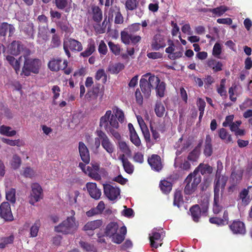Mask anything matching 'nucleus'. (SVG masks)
I'll return each instance as SVG.
<instances>
[{"label":"nucleus","instance_id":"338daca9","mask_svg":"<svg viewBox=\"0 0 252 252\" xmlns=\"http://www.w3.org/2000/svg\"><path fill=\"white\" fill-rule=\"evenodd\" d=\"M80 245L81 248L87 251L91 252L94 250V245L87 242L81 241L80 242Z\"/></svg>","mask_w":252,"mask_h":252},{"label":"nucleus","instance_id":"aec40b11","mask_svg":"<svg viewBox=\"0 0 252 252\" xmlns=\"http://www.w3.org/2000/svg\"><path fill=\"white\" fill-rule=\"evenodd\" d=\"M86 188L90 196L95 200H98L100 198L101 195V191L94 183H87Z\"/></svg>","mask_w":252,"mask_h":252},{"label":"nucleus","instance_id":"f257e3e1","mask_svg":"<svg viewBox=\"0 0 252 252\" xmlns=\"http://www.w3.org/2000/svg\"><path fill=\"white\" fill-rule=\"evenodd\" d=\"M119 226L117 222H110L106 227L105 234L111 239L112 242L121 244L125 239L126 234V228L125 226L121 227L118 232Z\"/></svg>","mask_w":252,"mask_h":252},{"label":"nucleus","instance_id":"412c9836","mask_svg":"<svg viewBox=\"0 0 252 252\" xmlns=\"http://www.w3.org/2000/svg\"><path fill=\"white\" fill-rule=\"evenodd\" d=\"M148 161L154 170L159 171L162 168L160 157L157 155H153L148 158Z\"/></svg>","mask_w":252,"mask_h":252},{"label":"nucleus","instance_id":"13d9d810","mask_svg":"<svg viewBox=\"0 0 252 252\" xmlns=\"http://www.w3.org/2000/svg\"><path fill=\"white\" fill-rule=\"evenodd\" d=\"M130 139L131 142L137 147L141 144V140L137 133L130 135Z\"/></svg>","mask_w":252,"mask_h":252},{"label":"nucleus","instance_id":"9b49d317","mask_svg":"<svg viewBox=\"0 0 252 252\" xmlns=\"http://www.w3.org/2000/svg\"><path fill=\"white\" fill-rule=\"evenodd\" d=\"M104 194L111 201H115L120 197V189L119 188L110 184L103 185Z\"/></svg>","mask_w":252,"mask_h":252},{"label":"nucleus","instance_id":"09e8293b","mask_svg":"<svg viewBox=\"0 0 252 252\" xmlns=\"http://www.w3.org/2000/svg\"><path fill=\"white\" fill-rule=\"evenodd\" d=\"M10 163L13 169H17L19 168L21 164V159L18 156L16 155H13L10 161Z\"/></svg>","mask_w":252,"mask_h":252},{"label":"nucleus","instance_id":"4d7b16f0","mask_svg":"<svg viewBox=\"0 0 252 252\" xmlns=\"http://www.w3.org/2000/svg\"><path fill=\"white\" fill-rule=\"evenodd\" d=\"M40 226V222L39 221H36L34 224L31 228V236L35 237L37 235Z\"/></svg>","mask_w":252,"mask_h":252},{"label":"nucleus","instance_id":"c85d7f7f","mask_svg":"<svg viewBox=\"0 0 252 252\" xmlns=\"http://www.w3.org/2000/svg\"><path fill=\"white\" fill-rule=\"evenodd\" d=\"M121 160L125 171L128 174H131L133 172L134 167L132 164L125 158V156L123 155L119 157Z\"/></svg>","mask_w":252,"mask_h":252},{"label":"nucleus","instance_id":"f8f14e48","mask_svg":"<svg viewBox=\"0 0 252 252\" xmlns=\"http://www.w3.org/2000/svg\"><path fill=\"white\" fill-rule=\"evenodd\" d=\"M107 111L110 112V115L109 116L107 121L113 127H119V124L117 121V118L120 122L123 123L124 122L125 116L122 110L117 108L114 115L112 114L111 110H107Z\"/></svg>","mask_w":252,"mask_h":252},{"label":"nucleus","instance_id":"473e14b6","mask_svg":"<svg viewBox=\"0 0 252 252\" xmlns=\"http://www.w3.org/2000/svg\"><path fill=\"white\" fill-rule=\"evenodd\" d=\"M87 95L90 100H95L99 95H100V98L101 99L103 93L100 91L99 86H98L93 87L92 90L89 91Z\"/></svg>","mask_w":252,"mask_h":252},{"label":"nucleus","instance_id":"f3484780","mask_svg":"<svg viewBox=\"0 0 252 252\" xmlns=\"http://www.w3.org/2000/svg\"><path fill=\"white\" fill-rule=\"evenodd\" d=\"M229 228L233 234L243 235L246 233V228L244 223L238 220L233 221L229 225Z\"/></svg>","mask_w":252,"mask_h":252},{"label":"nucleus","instance_id":"e2e57ef3","mask_svg":"<svg viewBox=\"0 0 252 252\" xmlns=\"http://www.w3.org/2000/svg\"><path fill=\"white\" fill-rule=\"evenodd\" d=\"M80 193L78 190H74L70 193L69 195V202L73 204L77 202V198L79 195Z\"/></svg>","mask_w":252,"mask_h":252},{"label":"nucleus","instance_id":"9d476101","mask_svg":"<svg viewBox=\"0 0 252 252\" xmlns=\"http://www.w3.org/2000/svg\"><path fill=\"white\" fill-rule=\"evenodd\" d=\"M97 135L100 139L101 144L103 148L107 153L111 155L115 150L114 144L111 141L107 135L103 131L101 130L98 131Z\"/></svg>","mask_w":252,"mask_h":252},{"label":"nucleus","instance_id":"4be33fe9","mask_svg":"<svg viewBox=\"0 0 252 252\" xmlns=\"http://www.w3.org/2000/svg\"><path fill=\"white\" fill-rule=\"evenodd\" d=\"M62 60L61 59H53L48 63V67L52 71H57L60 69H64L67 66V62L64 61L63 65H61Z\"/></svg>","mask_w":252,"mask_h":252},{"label":"nucleus","instance_id":"4468645a","mask_svg":"<svg viewBox=\"0 0 252 252\" xmlns=\"http://www.w3.org/2000/svg\"><path fill=\"white\" fill-rule=\"evenodd\" d=\"M0 217L5 220H13L10 205L7 202H2L0 205Z\"/></svg>","mask_w":252,"mask_h":252},{"label":"nucleus","instance_id":"bf43d9fd","mask_svg":"<svg viewBox=\"0 0 252 252\" xmlns=\"http://www.w3.org/2000/svg\"><path fill=\"white\" fill-rule=\"evenodd\" d=\"M2 141L3 142L11 146H20L21 145V141L20 139L13 140L9 139L3 138L2 139Z\"/></svg>","mask_w":252,"mask_h":252},{"label":"nucleus","instance_id":"37998d69","mask_svg":"<svg viewBox=\"0 0 252 252\" xmlns=\"http://www.w3.org/2000/svg\"><path fill=\"white\" fill-rule=\"evenodd\" d=\"M155 111L157 116L161 117L165 112V108L160 101L157 100L155 105Z\"/></svg>","mask_w":252,"mask_h":252},{"label":"nucleus","instance_id":"6e6d98bb","mask_svg":"<svg viewBox=\"0 0 252 252\" xmlns=\"http://www.w3.org/2000/svg\"><path fill=\"white\" fill-rule=\"evenodd\" d=\"M101 78H102L104 83L106 82L107 80V75L104 70L103 69H98L95 76V79L97 80H99Z\"/></svg>","mask_w":252,"mask_h":252},{"label":"nucleus","instance_id":"ddd939ff","mask_svg":"<svg viewBox=\"0 0 252 252\" xmlns=\"http://www.w3.org/2000/svg\"><path fill=\"white\" fill-rule=\"evenodd\" d=\"M32 192L31 193L30 204L33 205L35 202L39 201L43 197L42 189L41 186L37 183L32 185Z\"/></svg>","mask_w":252,"mask_h":252},{"label":"nucleus","instance_id":"58836bf2","mask_svg":"<svg viewBox=\"0 0 252 252\" xmlns=\"http://www.w3.org/2000/svg\"><path fill=\"white\" fill-rule=\"evenodd\" d=\"M92 11L93 19L97 22H100L102 19V12L101 9L98 6H94L92 7Z\"/></svg>","mask_w":252,"mask_h":252},{"label":"nucleus","instance_id":"423d86ee","mask_svg":"<svg viewBox=\"0 0 252 252\" xmlns=\"http://www.w3.org/2000/svg\"><path fill=\"white\" fill-rule=\"evenodd\" d=\"M201 179L200 175H194L193 173L189 174L185 181L186 186L184 192L185 194H191L194 192L198 185L201 182Z\"/></svg>","mask_w":252,"mask_h":252},{"label":"nucleus","instance_id":"e433bc0d","mask_svg":"<svg viewBox=\"0 0 252 252\" xmlns=\"http://www.w3.org/2000/svg\"><path fill=\"white\" fill-rule=\"evenodd\" d=\"M0 133L7 136H13L16 134V131L12 130L10 126H2L0 127Z\"/></svg>","mask_w":252,"mask_h":252},{"label":"nucleus","instance_id":"4c0bfd02","mask_svg":"<svg viewBox=\"0 0 252 252\" xmlns=\"http://www.w3.org/2000/svg\"><path fill=\"white\" fill-rule=\"evenodd\" d=\"M159 187L164 193H168L172 189V185L171 182L166 180L161 181Z\"/></svg>","mask_w":252,"mask_h":252},{"label":"nucleus","instance_id":"cd10ccee","mask_svg":"<svg viewBox=\"0 0 252 252\" xmlns=\"http://www.w3.org/2000/svg\"><path fill=\"white\" fill-rule=\"evenodd\" d=\"M251 195H249L246 189H242L238 195V200H241L242 203L246 206L249 204L252 200Z\"/></svg>","mask_w":252,"mask_h":252},{"label":"nucleus","instance_id":"dca6fc26","mask_svg":"<svg viewBox=\"0 0 252 252\" xmlns=\"http://www.w3.org/2000/svg\"><path fill=\"white\" fill-rule=\"evenodd\" d=\"M121 39L125 44H129L130 43L136 44L141 40V37L139 35H133L127 32H121Z\"/></svg>","mask_w":252,"mask_h":252},{"label":"nucleus","instance_id":"0eeeda50","mask_svg":"<svg viewBox=\"0 0 252 252\" xmlns=\"http://www.w3.org/2000/svg\"><path fill=\"white\" fill-rule=\"evenodd\" d=\"M63 46L65 53L68 58L71 56L69 50L71 51L80 52L83 49L82 43L79 41L71 38L64 40Z\"/></svg>","mask_w":252,"mask_h":252},{"label":"nucleus","instance_id":"a878e982","mask_svg":"<svg viewBox=\"0 0 252 252\" xmlns=\"http://www.w3.org/2000/svg\"><path fill=\"white\" fill-rule=\"evenodd\" d=\"M55 5L59 9H65L68 12L71 4V0H55Z\"/></svg>","mask_w":252,"mask_h":252},{"label":"nucleus","instance_id":"f704fd0d","mask_svg":"<svg viewBox=\"0 0 252 252\" xmlns=\"http://www.w3.org/2000/svg\"><path fill=\"white\" fill-rule=\"evenodd\" d=\"M243 174V170L241 169L233 171L231 175V178L234 183H239L242 179Z\"/></svg>","mask_w":252,"mask_h":252},{"label":"nucleus","instance_id":"864d4df0","mask_svg":"<svg viewBox=\"0 0 252 252\" xmlns=\"http://www.w3.org/2000/svg\"><path fill=\"white\" fill-rule=\"evenodd\" d=\"M221 50V45L219 43H216L213 49V55L217 58L220 59Z\"/></svg>","mask_w":252,"mask_h":252},{"label":"nucleus","instance_id":"774afa93","mask_svg":"<svg viewBox=\"0 0 252 252\" xmlns=\"http://www.w3.org/2000/svg\"><path fill=\"white\" fill-rule=\"evenodd\" d=\"M61 44L60 39L57 34H54L52 36L51 46L52 47H57Z\"/></svg>","mask_w":252,"mask_h":252},{"label":"nucleus","instance_id":"69168bd1","mask_svg":"<svg viewBox=\"0 0 252 252\" xmlns=\"http://www.w3.org/2000/svg\"><path fill=\"white\" fill-rule=\"evenodd\" d=\"M142 133L144 135V138L147 142V144H150L151 145L154 144V142H152L151 137H150V134L149 132V131L148 129V127H146L145 128H144L141 130Z\"/></svg>","mask_w":252,"mask_h":252},{"label":"nucleus","instance_id":"8fccbe9b","mask_svg":"<svg viewBox=\"0 0 252 252\" xmlns=\"http://www.w3.org/2000/svg\"><path fill=\"white\" fill-rule=\"evenodd\" d=\"M125 5L126 10L133 11L137 8L138 2L137 0H126Z\"/></svg>","mask_w":252,"mask_h":252},{"label":"nucleus","instance_id":"de8ad7c7","mask_svg":"<svg viewBox=\"0 0 252 252\" xmlns=\"http://www.w3.org/2000/svg\"><path fill=\"white\" fill-rule=\"evenodd\" d=\"M86 174L95 180L99 181L101 180V176L98 173V171L92 170L89 166L87 167Z\"/></svg>","mask_w":252,"mask_h":252},{"label":"nucleus","instance_id":"052dcab7","mask_svg":"<svg viewBox=\"0 0 252 252\" xmlns=\"http://www.w3.org/2000/svg\"><path fill=\"white\" fill-rule=\"evenodd\" d=\"M25 32L28 35L32 38H33L34 33L33 24L32 23L28 24L27 27L25 28Z\"/></svg>","mask_w":252,"mask_h":252},{"label":"nucleus","instance_id":"39448f33","mask_svg":"<svg viewBox=\"0 0 252 252\" xmlns=\"http://www.w3.org/2000/svg\"><path fill=\"white\" fill-rule=\"evenodd\" d=\"M25 60L22 68V73L27 76L31 74H38L42 65L41 60L38 59L27 58L25 57Z\"/></svg>","mask_w":252,"mask_h":252},{"label":"nucleus","instance_id":"2f4dec72","mask_svg":"<svg viewBox=\"0 0 252 252\" xmlns=\"http://www.w3.org/2000/svg\"><path fill=\"white\" fill-rule=\"evenodd\" d=\"M47 33V25H43L42 27L40 25L39 26V32L38 34V39L37 42L39 43H42L40 39H42L44 41L48 40Z\"/></svg>","mask_w":252,"mask_h":252},{"label":"nucleus","instance_id":"393cba45","mask_svg":"<svg viewBox=\"0 0 252 252\" xmlns=\"http://www.w3.org/2000/svg\"><path fill=\"white\" fill-rule=\"evenodd\" d=\"M212 168L208 164L200 163L198 166L194 170L193 173L194 175H199L200 172L202 175L209 174L212 173Z\"/></svg>","mask_w":252,"mask_h":252},{"label":"nucleus","instance_id":"f03ea898","mask_svg":"<svg viewBox=\"0 0 252 252\" xmlns=\"http://www.w3.org/2000/svg\"><path fill=\"white\" fill-rule=\"evenodd\" d=\"M79 224L75 218L67 217L54 227V231L64 235L73 234L77 231Z\"/></svg>","mask_w":252,"mask_h":252},{"label":"nucleus","instance_id":"79ce46f5","mask_svg":"<svg viewBox=\"0 0 252 252\" xmlns=\"http://www.w3.org/2000/svg\"><path fill=\"white\" fill-rule=\"evenodd\" d=\"M228 10V8L224 5H221L215 8L210 9L209 11L211 12L215 16H221L226 11Z\"/></svg>","mask_w":252,"mask_h":252},{"label":"nucleus","instance_id":"7ed1b4c3","mask_svg":"<svg viewBox=\"0 0 252 252\" xmlns=\"http://www.w3.org/2000/svg\"><path fill=\"white\" fill-rule=\"evenodd\" d=\"M227 182V178L224 176H216L214 183V196L213 212L215 214H218L222 209L220 205V190L223 189Z\"/></svg>","mask_w":252,"mask_h":252},{"label":"nucleus","instance_id":"1a4fd4ad","mask_svg":"<svg viewBox=\"0 0 252 252\" xmlns=\"http://www.w3.org/2000/svg\"><path fill=\"white\" fill-rule=\"evenodd\" d=\"M110 112L106 111L104 116H102L100 119L99 126L101 127H104L106 131L111 133L116 139L120 140L121 135L116 130L118 127H114L111 126L109 122L107 121Z\"/></svg>","mask_w":252,"mask_h":252},{"label":"nucleus","instance_id":"a18cd8bd","mask_svg":"<svg viewBox=\"0 0 252 252\" xmlns=\"http://www.w3.org/2000/svg\"><path fill=\"white\" fill-rule=\"evenodd\" d=\"M183 203V198L182 192L180 190H177L174 194L173 204L179 207Z\"/></svg>","mask_w":252,"mask_h":252},{"label":"nucleus","instance_id":"5701e85b","mask_svg":"<svg viewBox=\"0 0 252 252\" xmlns=\"http://www.w3.org/2000/svg\"><path fill=\"white\" fill-rule=\"evenodd\" d=\"M23 50V46L18 41H13L8 46V52L11 55L17 56Z\"/></svg>","mask_w":252,"mask_h":252},{"label":"nucleus","instance_id":"49530a36","mask_svg":"<svg viewBox=\"0 0 252 252\" xmlns=\"http://www.w3.org/2000/svg\"><path fill=\"white\" fill-rule=\"evenodd\" d=\"M16 190L14 189H8L6 190V198L12 203L16 201Z\"/></svg>","mask_w":252,"mask_h":252},{"label":"nucleus","instance_id":"3c124183","mask_svg":"<svg viewBox=\"0 0 252 252\" xmlns=\"http://www.w3.org/2000/svg\"><path fill=\"white\" fill-rule=\"evenodd\" d=\"M226 82L225 79H222L220 81V85L217 88V92L221 96H226V90L225 87Z\"/></svg>","mask_w":252,"mask_h":252},{"label":"nucleus","instance_id":"6e6552de","mask_svg":"<svg viewBox=\"0 0 252 252\" xmlns=\"http://www.w3.org/2000/svg\"><path fill=\"white\" fill-rule=\"evenodd\" d=\"M164 236L162 229L157 228L153 229L149 235L151 247L157 249L161 246Z\"/></svg>","mask_w":252,"mask_h":252},{"label":"nucleus","instance_id":"2eb2a0df","mask_svg":"<svg viewBox=\"0 0 252 252\" xmlns=\"http://www.w3.org/2000/svg\"><path fill=\"white\" fill-rule=\"evenodd\" d=\"M102 225V221L100 220L90 221L87 222L83 228V230L87 232L89 235L92 236L93 231L100 227Z\"/></svg>","mask_w":252,"mask_h":252},{"label":"nucleus","instance_id":"c03bdc74","mask_svg":"<svg viewBox=\"0 0 252 252\" xmlns=\"http://www.w3.org/2000/svg\"><path fill=\"white\" fill-rule=\"evenodd\" d=\"M6 59L8 62L13 67L16 72L17 73L18 71H19L20 68L19 61L16 60L13 57L11 56H6Z\"/></svg>","mask_w":252,"mask_h":252},{"label":"nucleus","instance_id":"603ef678","mask_svg":"<svg viewBox=\"0 0 252 252\" xmlns=\"http://www.w3.org/2000/svg\"><path fill=\"white\" fill-rule=\"evenodd\" d=\"M59 25L62 30L67 33H71L73 31L72 28L68 22L66 21L64 22H62L59 23Z\"/></svg>","mask_w":252,"mask_h":252},{"label":"nucleus","instance_id":"b1692460","mask_svg":"<svg viewBox=\"0 0 252 252\" xmlns=\"http://www.w3.org/2000/svg\"><path fill=\"white\" fill-rule=\"evenodd\" d=\"M190 144V143L188 140L183 139L182 137L180 138L174 145L176 149H181L180 150H177L176 153L177 156L180 155L184 150L187 149Z\"/></svg>","mask_w":252,"mask_h":252},{"label":"nucleus","instance_id":"7c9ffc66","mask_svg":"<svg viewBox=\"0 0 252 252\" xmlns=\"http://www.w3.org/2000/svg\"><path fill=\"white\" fill-rule=\"evenodd\" d=\"M207 66L212 68L214 72L221 71L222 67V63L215 59H209L207 62Z\"/></svg>","mask_w":252,"mask_h":252},{"label":"nucleus","instance_id":"c756f323","mask_svg":"<svg viewBox=\"0 0 252 252\" xmlns=\"http://www.w3.org/2000/svg\"><path fill=\"white\" fill-rule=\"evenodd\" d=\"M95 44L94 40L90 39L88 41V45L86 49L81 53V56L83 57H87L91 55L95 51Z\"/></svg>","mask_w":252,"mask_h":252},{"label":"nucleus","instance_id":"c9c22d12","mask_svg":"<svg viewBox=\"0 0 252 252\" xmlns=\"http://www.w3.org/2000/svg\"><path fill=\"white\" fill-rule=\"evenodd\" d=\"M155 88H156L157 95L160 97H163L165 90V83L160 82L159 79V81L156 84Z\"/></svg>","mask_w":252,"mask_h":252},{"label":"nucleus","instance_id":"20e7f679","mask_svg":"<svg viewBox=\"0 0 252 252\" xmlns=\"http://www.w3.org/2000/svg\"><path fill=\"white\" fill-rule=\"evenodd\" d=\"M158 81V77L151 75L150 73H147L142 76L140 80V86L145 96L148 97L150 95L151 89L155 88Z\"/></svg>","mask_w":252,"mask_h":252},{"label":"nucleus","instance_id":"a19ab883","mask_svg":"<svg viewBox=\"0 0 252 252\" xmlns=\"http://www.w3.org/2000/svg\"><path fill=\"white\" fill-rule=\"evenodd\" d=\"M124 64L122 63H119L109 65L108 70L112 74H117L120 71L124 69Z\"/></svg>","mask_w":252,"mask_h":252},{"label":"nucleus","instance_id":"72a5a7b5","mask_svg":"<svg viewBox=\"0 0 252 252\" xmlns=\"http://www.w3.org/2000/svg\"><path fill=\"white\" fill-rule=\"evenodd\" d=\"M190 212L193 220L195 222H198L201 216V210L199 205L193 206L190 208Z\"/></svg>","mask_w":252,"mask_h":252},{"label":"nucleus","instance_id":"680f3d73","mask_svg":"<svg viewBox=\"0 0 252 252\" xmlns=\"http://www.w3.org/2000/svg\"><path fill=\"white\" fill-rule=\"evenodd\" d=\"M140 24L139 23H134L129 26L126 32L132 33L138 31L140 30Z\"/></svg>","mask_w":252,"mask_h":252},{"label":"nucleus","instance_id":"6ab92c4d","mask_svg":"<svg viewBox=\"0 0 252 252\" xmlns=\"http://www.w3.org/2000/svg\"><path fill=\"white\" fill-rule=\"evenodd\" d=\"M165 46V40L163 35L157 34L154 36L151 43L153 49L157 51L160 48H164Z\"/></svg>","mask_w":252,"mask_h":252},{"label":"nucleus","instance_id":"a211bd4d","mask_svg":"<svg viewBox=\"0 0 252 252\" xmlns=\"http://www.w3.org/2000/svg\"><path fill=\"white\" fill-rule=\"evenodd\" d=\"M78 150L81 160L85 164H88L90 161V156L89 150L83 142H79Z\"/></svg>","mask_w":252,"mask_h":252},{"label":"nucleus","instance_id":"0e129e2a","mask_svg":"<svg viewBox=\"0 0 252 252\" xmlns=\"http://www.w3.org/2000/svg\"><path fill=\"white\" fill-rule=\"evenodd\" d=\"M3 31L4 32V36L6 35L7 32H9V36H12L15 32V28L12 25L8 24L6 23H4Z\"/></svg>","mask_w":252,"mask_h":252},{"label":"nucleus","instance_id":"bb28decb","mask_svg":"<svg viewBox=\"0 0 252 252\" xmlns=\"http://www.w3.org/2000/svg\"><path fill=\"white\" fill-rule=\"evenodd\" d=\"M213 153L212 139L209 135L206 137L204 143V154L207 157H210Z\"/></svg>","mask_w":252,"mask_h":252},{"label":"nucleus","instance_id":"ea45409f","mask_svg":"<svg viewBox=\"0 0 252 252\" xmlns=\"http://www.w3.org/2000/svg\"><path fill=\"white\" fill-rule=\"evenodd\" d=\"M219 134L220 138L225 142L228 143L232 141L231 135L225 129L223 128H220L219 130Z\"/></svg>","mask_w":252,"mask_h":252},{"label":"nucleus","instance_id":"5fc2aeb1","mask_svg":"<svg viewBox=\"0 0 252 252\" xmlns=\"http://www.w3.org/2000/svg\"><path fill=\"white\" fill-rule=\"evenodd\" d=\"M108 46L110 50L116 56L120 55L121 52V48L119 45L115 44L113 42L110 41L108 42Z\"/></svg>","mask_w":252,"mask_h":252}]
</instances>
